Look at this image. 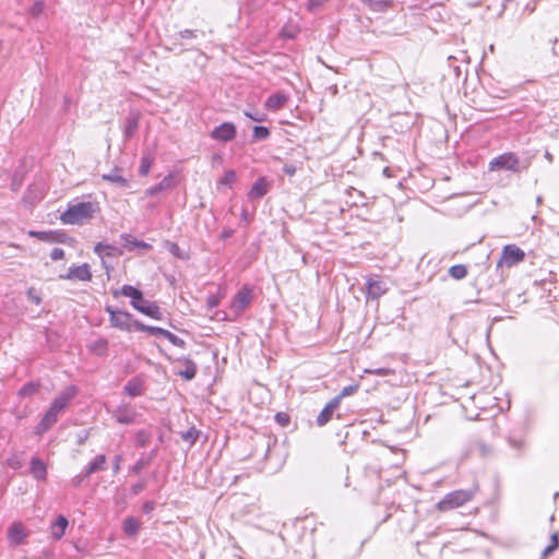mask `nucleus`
I'll return each mask as SVG.
<instances>
[{
    "label": "nucleus",
    "instance_id": "1",
    "mask_svg": "<svg viewBox=\"0 0 559 559\" xmlns=\"http://www.w3.org/2000/svg\"><path fill=\"white\" fill-rule=\"evenodd\" d=\"M76 392V388L74 385H70L52 401L50 407L35 427V432L37 435L40 436L45 433L57 423L59 414L64 411L70 402L75 397Z\"/></svg>",
    "mask_w": 559,
    "mask_h": 559
},
{
    "label": "nucleus",
    "instance_id": "2",
    "mask_svg": "<svg viewBox=\"0 0 559 559\" xmlns=\"http://www.w3.org/2000/svg\"><path fill=\"white\" fill-rule=\"evenodd\" d=\"M99 211L97 202L73 201L69 203L68 209L60 215L63 224L83 225L91 221Z\"/></svg>",
    "mask_w": 559,
    "mask_h": 559
},
{
    "label": "nucleus",
    "instance_id": "3",
    "mask_svg": "<svg viewBox=\"0 0 559 559\" xmlns=\"http://www.w3.org/2000/svg\"><path fill=\"white\" fill-rule=\"evenodd\" d=\"M479 491L478 484L474 483L467 489H457L447 493L437 504V509L441 512H447L464 506L472 501L475 495Z\"/></svg>",
    "mask_w": 559,
    "mask_h": 559
},
{
    "label": "nucleus",
    "instance_id": "4",
    "mask_svg": "<svg viewBox=\"0 0 559 559\" xmlns=\"http://www.w3.org/2000/svg\"><path fill=\"white\" fill-rule=\"evenodd\" d=\"M105 311L109 314L110 325L121 331L129 332L134 328L135 322H140L139 320H134L131 313L114 309L111 306H106Z\"/></svg>",
    "mask_w": 559,
    "mask_h": 559
},
{
    "label": "nucleus",
    "instance_id": "5",
    "mask_svg": "<svg viewBox=\"0 0 559 559\" xmlns=\"http://www.w3.org/2000/svg\"><path fill=\"white\" fill-rule=\"evenodd\" d=\"M253 298L252 288L245 285L233 298L230 304V312L236 317L241 314L251 304Z\"/></svg>",
    "mask_w": 559,
    "mask_h": 559
},
{
    "label": "nucleus",
    "instance_id": "6",
    "mask_svg": "<svg viewBox=\"0 0 559 559\" xmlns=\"http://www.w3.org/2000/svg\"><path fill=\"white\" fill-rule=\"evenodd\" d=\"M490 169H507L519 171L520 159L514 153H504L493 158L490 164Z\"/></svg>",
    "mask_w": 559,
    "mask_h": 559
},
{
    "label": "nucleus",
    "instance_id": "7",
    "mask_svg": "<svg viewBox=\"0 0 559 559\" xmlns=\"http://www.w3.org/2000/svg\"><path fill=\"white\" fill-rule=\"evenodd\" d=\"M524 258L525 253L521 248L515 245H507L502 249L501 262L498 265L503 263L506 266L511 267L522 262Z\"/></svg>",
    "mask_w": 559,
    "mask_h": 559
},
{
    "label": "nucleus",
    "instance_id": "8",
    "mask_svg": "<svg viewBox=\"0 0 559 559\" xmlns=\"http://www.w3.org/2000/svg\"><path fill=\"white\" fill-rule=\"evenodd\" d=\"M59 278L69 281L90 282L92 280L90 264L83 263L81 265H71L66 274L59 275Z\"/></svg>",
    "mask_w": 559,
    "mask_h": 559
},
{
    "label": "nucleus",
    "instance_id": "9",
    "mask_svg": "<svg viewBox=\"0 0 559 559\" xmlns=\"http://www.w3.org/2000/svg\"><path fill=\"white\" fill-rule=\"evenodd\" d=\"M112 417L122 425L135 424L139 417L135 408L130 404H121L112 412Z\"/></svg>",
    "mask_w": 559,
    "mask_h": 559
},
{
    "label": "nucleus",
    "instance_id": "10",
    "mask_svg": "<svg viewBox=\"0 0 559 559\" xmlns=\"http://www.w3.org/2000/svg\"><path fill=\"white\" fill-rule=\"evenodd\" d=\"M236 134L237 128L235 123L223 122L211 131L210 136L212 140L227 143L233 141L236 138Z\"/></svg>",
    "mask_w": 559,
    "mask_h": 559
},
{
    "label": "nucleus",
    "instance_id": "11",
    "mask_svg": "<svg viewBox=\"0 0 559 559\" xmlns=\"http://www.w3.org/2000/svg\"><path fill=\"white\" fill-rule=\"evenodd\" d=\"M367 298L378 299L388 292L386 283L379 275H370L366 282Z\"/></svg>",
    "mask_w": 559,
    "mask_h": 559
},
{
    "label": "nucleus",
    "instance_id": "12",
    "mask_svg": "<svg viewBox=\"0 0 559 559\" xmlns=\"http://www.w3.org/2000/svg\"><path fill=\"white\" fill-rule=\"evenodd\" d=\"M45 197V187L41 182L29 185L24 193L23 202L26 206H34Z\"/></svg>",
    "mask_w": 559,
    "mask_h": 559
},
{
    "label": "nucleus",
    "instance_id": "13",
    "mask_svg": "<svg viewBox=\"0 0 559 559\" xmlns=\"http://www.w3.org/2000/svg\"><path fill=\"white\" fill-rule=\"evenodd\" d=\"M133 308L152 319H163L160 308L155 302L144 299L143 296L141 297V300H139V304L133 302Z\"/></svg>",
    "mask_w": 559,
    "mask_h": 559
},
{
    "label": "nucleus",
    "instance_id": "14",
    "mask_svg": "<svg viewBox=\"0 0 559 559\" xmlns=\"http://www.w3.org/2000/svg\"><path fill=\"white\" fill-rule=\"evenodd\" d=\"M26 536L25 527L20 522L13 523L8 530V539L13 546L23 545Z\"/></svg>",
    "mask_w": 559,
    "mask_h": 559
},
{
    "label": "nucleus",
    "instance_id": "15",
    "mask_svg": "<svg viewBox=\"0 0 559 559\" xmlns=\"http://www.w3.org/2000/svg\"><path fill=\"white\" fill-rule=\"evenodd\" d=\"M175 178L171 174L165 176L157 185L150 187L145 190V197H154L163 191L173 189L175 187Z\"/></svg>",
    "mask_w": 559,
    "mask_h": 559
},
{
    "label": "nucleus",
    "instance_id": "16",
    "mask_svg": "<svg viewBox=\"0 0 559 559\" xmlns=\"http://www.w3.org/2000/svg\"><path fill=\"white\" fill-rule=\"evenodd\" d=\"M177 362L183 364L185 368L177 370L176 374L182 377L185 380H188V381L195 378L197 372H198V366L193 360H191L190 358L183 357V358H178Z\"/></svg>",
    "mask_w": 559,
    "mask_h": 559
},
{
    "label": "nucleus",
    "instance_id": "17",
    "mask_svg": "<svg viewBox=\"0 0 559 559\" xmlns=\"http://www.w3.org/2000/svg\"><path fill=\"white\" fill-rule=\"evenodd\" d=\"M288 102V96L285 93H276L267 97L264 107L270 111H277L282 109Z\"/></svg>",
    "mask_w": 559,
    "mask_h": 559
},
{
    "label": "nucleus",
    "instance_id": "18",
    "mask_svg": "<svg viewBox=\"0 0 559 559\" xmlns=\"http://www.w3.org/2000/svg\"><path fill=\"white\" fill-rule=\"evenodd\" d=\"M337 399H332L318 415L316 423L319 427L324 426L332 418L336 408H338Z\"/></svg>",
    "mask_w": 559,
    "mask_h": 559
},
{
    "label": "nucleus",
    "instance_id": "19",
    "mask_svg": "<svg viewBox=\"0 0 559 559\" xmlns=\"http://www.w3.org/2000/svg\"><path fill=\"white\" fill-rule=\"evenodd\" d=\"M68 525H69L68 519L62 514L58 515L56 521L50 525L51 537L55 540L61 539L66 533Z\"/></svg>",
    "mask_w": 559,
    "mask_h": 559
},
{
    "label": "nucleus",
    "instance_id": "20",
    "mask_svg": "<svg viewBox=\"0 0 559 559\" xmlns=\"http://www.w3.org/2000/svg\"><path fill=\"white\" fill-rule=\"evenodd\" d=\"M103 180L108 181L117 187L127 188L129 187L128 180L121 175L119 168H114L110 173L102 176Z\"/></svg>",
    "mask_w": 559,
    "mask_h": 559
},
{
    "label": "nucleus",
    "instance_id": "21",
    "mask_svg": "<svg viewBox=\"0 0 559 559\" xmlns=\"http://www.w3.org/2000/svg\"><path fill=\"white\" fill-rule=\"evenodd\" d=\"M31 474L37 480H44L47 477V468L45 463L38 459L33 457L29 466Z\"/></svg>",
    "mask_w": 559,
    "mask_h": 559
},
{
    "label": "nucleus",
    "instance_id": "22",
    "mask_svg": "<svg viewBox=\"0 0 559 559\" xmlns=\"http://www.w3.org/2000/svg\"><path fill=\"white\" fill-rule=\"evenodd\" d=\"M123 390L131 397L140 396L143 393V381L134 377L127 382Z\"/></svg>",
    "mask_w": 559,
    "mask_h": 559
},
{
    "label": "nucleus",
    "instance_id": "23",
    "mask_svg": "<svg viewBox=\"0 0 559 559\" xmlns=\"http://www.w3.org/2000/svg\"><path fill=\"white\" fill-rule=\"evenodd\" d=\"M267 193V183L263 177L259 178L251 187L248 197L252 200L260 199Z\"/></svg>",
    "mask_w": 559,
    "mask_h": 559
},
{
    "label": "nucleus",
    "instance_id": "24",
    "mask_svg": "<svg viewBox=\"0 0 559 559\" xmlns=\"http://www.w3.org/2000/svg\"><path fill=\"white\" fill-rule=\"evenodd\" d=\"M120 295L131 298V306L133 307V302L139 304L141 297L143 296L142 292L131 285H123L119 292ZM114 296H118V292L114 293Z\"/></svg>",
    "mask_w": 559,
    "mask_h": 559
},
{
    "label": "nucleus",
    "instance_id": "25",
    "mask_svg": "<svg viewBox=\"0 0 559 559\" xmlns=\"http://www.w3.org/2000/svg\"><path fill=\"white\" fill-rule=\"evenodd\" d=\"M120 238L123 241L124 248H127L130 251L133 249H136V248H139V249H150L151 248V245H148L142 240H138L129 234H122L120 236Z\"/></svg>",
    "mask_w": 559,
    "mask_h": 559
},
{
    "label": "nucleus",
    "instance_id": "26",
    "mask_svg": "<svg viewBox=\"0 0 559 559\" xmlns=\"http://www.w3.org/2000/svg\"><path fill=\"white\" fill-rule=\"evenodd\" d=\"M139 128V115L135 112H130L127 117V124L123 130V135L126 139H131Z\"/></svg>",
    "mask_w": 559,
    "mask_h": 559
},
{
    "label": "nucleus",
    "instance_id": "27",
    "mask_svg": "<svg viewBox=\"0 0 559 559\" xmlns=\"http://www.w3.org/2000/svg\"><path fill=\"white\" fill-rule=\"evenodd\" d=\"M106 455L99 454L97 455L94 461H92L85 468V476H90L94 473L102 472L106 467Z\"/></svg>",
    "mask_w": 559,
    "mask_h": 559
},
{
    "label": "nucleus",
    "instance_id": "28",
    "mask_svg": "<svg viewBox=\"0 0 559 559\" xmlns=\"http://www.w3.org/2000/svg\"><path fill=\"white\" fill-rule=\"evenodd\" d=\"M134 329L136 331H141V332H146L151 335H154V336H163L165 337V334L167 332V330L165 329H162V328H158V326H152V325H146L142 322H135L134 323Z\"/></svg>",
    "mask_w": 559,
    "mask_h": 559
},
{
    "label": "nucleus",
    "instance_id": "29",
    "mask_svg": "<svg viewBox=\"0 0 559 559\" xmlns=\"http://www.w3.org/2000/svg\"><path fill=\"white\" fill-rule=\"evenodd\" d=\"M108 349V341L106 338L99 337L93 341L90 344V350L98 356H103L107 353Z\"/></svg>",
    "mask_w": 559,
    "mask_h": 559
},
{
    "label": "nucleus",
    "instance_id": "30",
    "mask_svg": "<svg viewBox=\"0 0 559 559\" xmlns=\"http://www.w3.org/2000/svg\"><path fill=\"white\" fill-rule=\"evenodd\" d=\"M94 252L98 255H102L103 252H106V255L108 257H116L121 253L115 246L104 242L96 243L94 247Z\"/></svg>",
    "mask_w": 559,
    "mask_h": 559
},
{
    "label": "nucleus",
    "instance_id": "31",
    "mask_svg": "<svg viewBox=\"0 0 559 559\" xmlns=\"http://www.w3.org/2000/svg\"><path fill=\"white\" fill-rule=\"evenodd\" d=\"M153 162H154L153 155L151 153H148V152H145L142 155V158H141V165H140V168H139V174L141 176H146L150 173V170H151Z\"/></svg>",
    "mask_w": 559,
    "mask_h": 559
},
{
    "label": "nucleus",
    "instance_id": "32",
    "mask_svg": "<svg viewBox=\"0 0 559 559\" xmlns=\"http://www.w3.org/2000/svg\"><path fill=\"white\" fill-rule=\"evenodd\" d=\"M467 266L464 264H455L449 269V275L454 280H463L467 276Z\"/></svg>",
    "mask_w": 559,
    "mask_h": 559
},
{
    "label": "nucleus",
    "instance_id": "33",
    "mask_svg": "<svg viewBox=\"0 0 559 559\" xmlns=\"http://www.w3.org/2000/svg\"><path fill=\"white\" fill-rule=\"evenodd\" d=\"M139 528L140 523L136 519L130 516L123 521V531L126 534L133 536L139 532Z\"/></svg>",
    "mask_w": 559,
    "mask_h": 559
},
{
    "label": "nucleus",
    "instance_id": "34",
    "mask_svg": "<svg viewBox=\"0 0 559 559\" xmlns=\"http://www.w3.org/2000/svg\"><path fill=\"white\" fill-rule=\"evenodd\" d=\"M150 457L145 456V453H142L140 459L135 462L133 466H131L130 472L139 475L144 468L151 465Z\"/></svg>",
    "mask_w": 559,
    "mask_h": 559
},
{
    "label": "nucleus",
    "instance_id": "35",
    "mask_svg": "<svg viewBox=\"0 0 559 559\" xmlns=\"http://www.w3.org/2000/svg\"><path fill=\"white\" fill-rule=\"evenodd\" d=\"M180 436L183 441L188 442L190 445H193L200 437V431L195 427H191L187 431L181 432Z\"/></svg>",
    "mask_w": 559,
    "mask_h": 559
},
{
    "label": "nucleus",
    "instance_id": "36",
    "mask_svg": "<svg viewBox=\"0 0 559 559\" xmlns=\"http://www.w3.org/2000/svg\"><path fill=\"white\" fill-rule=\"evenodd\" d=\"M270 136V130L263 126H255L252 130V141H263Z\"/></svg>",
    "mask_w": 559,
    "mask_h": 559
},
{
    "label": "nucleus",
    "instance_id": "37",
    "mask_svg": "<svg viewBox=\"0 0 559 559\" xmlns=\"http://www.w3.org/2000/svg\"><path fill=\"white\" fill-rule=\"evenodd\" d=\"M39 390V384L35 382H28L24 384L21 390L19 391V394L23 397L32 396L35 393H37Z\"/></svg>",
    "mask_w": 559,
    "mask_h": 559
},
{
    "label": "nucleus",
    "instance_id": "38",
    "mask_svg": "<svg viewBox=\"0 0 559 559\" xmlns=\"http://www.w3.org/2000/svg\"><path fill=\"white\" fill-rule=\"evenodd\" d=\"M199 35L204 36L205 33L203 31L197 29H183L177 34V36L181 39H195L199 37Z\"/></svg>",
    "mask_w": 559,
    "mask_h": 559
},
{
    "label": "nucleus",
    "instance_id": "39",
    "mask_svg": "<svg viewBox=\"0 0 559 559\" xmlns=\"http://www.w3.org/2000/svg\"><path fill=\"white\" fill-rule=\"evenodd\" d=\"M366 4H368L374 11H383L389 5V0H362Z\"/></svg>",
    "mask_w": 559,
    "mask_h": 559
},
{
    "label": "nucleus",
    "instance_id": "40",
    "mask_svg": "<svg viewBox=\"0 0 559 559\" xmlns=\"http://www.w3.org/2000/svg\"><path fill=\"white\" fill-rule=\"evenodd\" d=\"M150 438H151V433L148 431H146V430H139L135 433L136 445L145 447L148 443Z\"/></svg>",
    "mask_w": 559,
    "mask_h": 559
},
{
    "label": "nucleus",
    "instance_id": "41",
    "mask_svg": "<svg viewBox=\"0 0 559 559\" xmlns=\"http://www.w3.org/2000/svg\"><path fill=\"white\" fill-rule=\"evenodd\" d=\"M357 390V384L345 386L334 399H337V404L340 405L343 397L354 394Z\"/></svg>",
    "mask_w": 559,
    "mask_h": 559
},
{
    "label": "nucleus",
    "instance_id": "42",
    "mask_svg": "<svg viewBox=\"0 0 559 559\" xmlns=\"http://www.w3.org/2000/svg\"><path fill=\"white\" fill-rule=\"evenodd\" d=\"M165 338H167L173 345H175L177 347H180V348H185L186 347L185 340L180 338L179 336H177L176 334L169 332L168 330H167V332L165 334Z\"/></svg>",
    "mask_w": 559,
    "mask_h": 559
},
{
    "label": "nucleus",
    "instance_id": "43",
    "mask_svg": "<svg viewBox=\"0 0 559 559\" xmlns=\"http://www.w3.org/2000/svg\"><path fill=\"white\" fill-rule=\"evenodd\" d=\"M236 181V173L234 170L225 171L221 179V183L224 186H233Z\"/></svg>",
    "mask_w": 559,
    "mask_h": 559
},
{
    "label": "nucleus",
    "instance_id": "44",
    "mask_svg": "<svg viewBox=\"0 0 559 559\" xmlns=\"http://www.w3.org/2000/svg\"><path fill=\"white\" fill-rule=\"evenodd\" d=\"M26 296H27V299L35 304V305H40L41 302V297L40 295L37 293V290L34 288V287H29L26 292Z\"/></svg>",
    "mask_w": 559,
    "mask_h": 559
},
{
    "label": "nucleus",
    "instance_id": "45",
    "mask_svg": "<svg viewBox=\"0 0 559 559\" xmlns=\"http://www.w3.org/2000/svg\"><path fill=\"white\" fill-rule=\"evenodd\" d=\"M45 5L43 1H36L29 9V14L33 17H38L44 12Z\"/></svg>",
    "mask_w": 559,
    "mask_h": 559
},
{
    "label": "nucleus",
    "instance_id": "46",
    "mask_svg": "<svg viewBox=\"0 0 559 559\" xmlns=\"http://www.w3.org/2000/svg\"><path fill=\"white\" fill-rule=\"evenodd\" d=\"M275 421L282 426V427H286L289 421H290V417L287 413H284V412H278L275 414Z\"/></svg>",
    "mask_w": 559,
    "mask_h": 559
},
{
    "label": "nucleus",
    "instance_id": "47",
    "mask_svg": "<svg viewBox=\"0 0 559 559\" xmlns=\"http://www.w3.org/2000/svg\"><path fill=\"white\" fill-rule=\"evenodd\" d=\"M245 115L257 122H262L265 120V115L258 110L255 111H246Z\"/></svg>",
    "mask_w": 559,
    "mask_h": 559
},
{
    "label": "nucleus",
    "instance_id": "48",
    "mask_svg": "<svg viewBox=\"0 0 559 559\" xmlns=\"http://www.w3.org/2000/svg\"><path fill=\"white\" fill-rule=\"evenodd\" d=\"M219 297L217 295H210L206 299V307L209 309L216 308L219 305Z\"/></svg>",
    "mask_w": 559,
    "mask_h": 559
},
{
    "label": "nucleus",
    "instance_id": "49",
    "mask_svg": "<svg viewBox=\"0 0 559 559\" xmlns=\"http://www.w3.org/2000/svg\"><path fill=\"white\" fill-rule=\"evenodd\" d=\"M145 487H146L145 480H140V481L135 483L134 485H132L131 492L136 496L140 492H142L145 489Z\"/></svg>",
    "mask_w": 559,
    "mask_h": 559
},
{
    "label": "nucleus",
    "instance_id": "50",
    "mask_svg": "<svg viewBox=\"0 0 559 559\" xmlns=\"http://www.w3.org/2000/svg\"><path fill=\"white\" fill-rule=\"evenodd\" d=\"M328 0H308L307 9L314 12L318 8L324 4Z\"/></svg>",
    "mask_w": 559,
    "mask_h": 559
},
{
    "label": "nucleus",
    "instance_id": "51",
    "mask_svg": "<svg viewBox=\"0 0 559 559\" xmlns=\"http://www.w3.org/2000/svg\"><path fill=\"white\" fill-rule=\"evenodd\" d=\"M50 258L53 260V261H57V260H61L64 258V250L61 249V248H53L50 252Z\"/></svg>",
    "mask_w": 559,
    "mask_h": 559
},
{
    "label": "nucleus",
    "instance_id": "52",
    "mask_svg": "<svg viewBox=\"0 0 559 559\" xmlns=\"http://www.w3.org/2000/svg\"><path fill=\"white\" fill-rule=\"evenodd\" d=\"M88 476H85V471L82 472L81 474L79 475H75L72 479H71V485L73 487H80L82 485V483L84 481L85 478H87Z\"/></svg>",
    "mask_w": 559,
    "mask_h": 559
},
{
    "label": "nucleus",
    "instance_id": "53",
    "mask_svg": "<svg viewBox=\"0 0 559 559\" xmlns=\"http://www.w3.org/2000/svg\"><path fill=\"white\" fill-rule=\"evenodd\" d=\"M282 170L285 175L292 177L296 174V166L294 164H285Z\"/></svg>",
    "mask_w": 559,
    "mask_h": 559
},
{
    "label": "nucleus",
    "instance_id": "54",
    "mask_svg": "<svg viewBox=\"0 0 559 559\" xmlns=\"http://www.w3.org/2000/svg\"><path fill=\"white\" fill-rule=\"evenodd\" d=\"M368 372L376 374V376L384 377V376L390 374L392 371L388 368H378V369H373V370H368Z\"/></svg>",
    "mask_w": 559,
    "mask_h": 559
},
{
    "label": "nucleus",
    "instance_id": "55",
    "mask_svg": "<svg viewBox=\"0 0 559 559\" xmlns=\"http://www.w3.org/2000/svg\"><path fill=\"white\" fill-rule=\"evenodd\" d=\"M169 251H170L175 257L182 258L180 247H179L177 243H175V242H170V243H169Z\"/></svg>",
    "mask_w": 559,
    "mask_h": 559
},
{
    "label": "nucleus",
    "instance_id": "56",
    "mask_svg": "<svg viewBox=\"0 0 559 559\" xmlns=\"http://www.w3.org/2000/svg\"><path fill=\"white\" fill-rule=\"evenodd\" d=\"M122 461V456L120 454L115 455L112 471L117 474L120 471V463Z\"/></svg>",
    "mask_w": 559,
    "mask_h": 559
},
{
    "label": "nucleus",
    "instance_id": "57",
    "mask_svg": "<svg viewBox=\"0 0 559 559\" xmlns=\"http://www.w3.org/2000/svg\"><path fill=\"white\" fill-rule=\"evenodd\" d=\"M155 509V502L154 501H146L143 503L142 510L144 513L148 514Z\"/></svg>",
    "mask_w": 559,
    "mask_h": 559
},
{
    "label": "nucleus",
    "instance_id": "58",
    "mask_svg": "<svg viewBox=\"0 0 559 559\" xmlns=\"http://www.w3.org/2000/svg\"><path fill=\"white\" fill-rule=\"evenodd\" d=\"M549 545H550L554 549H557V548H558V545H559V537H558V533H557V532H555V533H552V534H551Z\"/></svg>",
    "mask_w": 559,
    "mask_h": 559
},
{
    "label": "nucleus",
    "instance_id": "59",
    "mask_svg": "<svg viewBox=\"0 0 559 559\" xmlns=\"http://www.w3.org/2000/svg\"><path fill=\"white\" fill-rule=\"evenodd\" d=\"M21 185H22L21 180H17L16 177L14 176L11 181V189L13 191H17L20 189Z\"/></svg>",
    "mask_w": 559,
    "mask_h": 559
},
{
    "label": "nucleus",
    "instance_id": "60",
    "mask_svg": "<svg viewBox=\"0 0 559 559\" xmlns=\"http://www.w3.org/2000/svg\"><path fill=\"white\" fill-rule=\"evenodd\" d=\"M29 235L32 236H37L40 240H49V235L47 233H34V231H31Z\"/></svg>",
    "mask_w": 559,
    "mask_h": 559
},
{
    "label": "nucleus",
    "instance_id": "61",
    "mask_svg": "<svg viewBox=\"0 0 559 559\" xmlns=\"http://www.w3.org/2000/svg\"><path fill=\"white\" fill-rule=\"evenodd\" d=\"M146 457H150V461L153 462L157 456V449H153L150 453H145Z\"/></svg>",
    "mask_w": 559,
    "mask_h": 559
},
{
    "label": "nucleus",
    "instance_id": "62",
    "mask_svg": "<svg viewBox=\"0 0 559 559\" xmlns=\"http://www.w3.org/2000/svg\"><path fill=\"white\" fill-rule=\"evenodd\" d=\"M556 549H554L550 545H548L542 552L543 557L549 556L551 552H554Z\"/></svg>",
    "mask_w": 559,
    "mask_h": 559
},
{
    "label": "nucleus",
    "instance_id": "63",
    "mask_svg": "<svg viewBox=\"0 0 559 559\" xmlns=\"http://www.w3.org/2000/svg\"><path fill=\"white\" fill-rule=\"evenodd\" d=\"M479 451L483 456H485L489 453V449L486 445H480Z\"/></svg>",
    "mask_w": 559,
    "mask_h": 559
},
{
    "label": "nucleus",
    "instance_id": "64",
    "mask_svg": "<svg viewBox=\"0 0 559 559\" xmlns=\"http://www.w3.org/2000/svg\"><path fill=\"white\" fill-rule=\"evenodd\" d=\"M241 219L242 221H248L249 219V214H248L247 210H242V212H241Z\"/></svg>",
    "mask_w": 559,
    "mask_h": 559
}]
</instances>
